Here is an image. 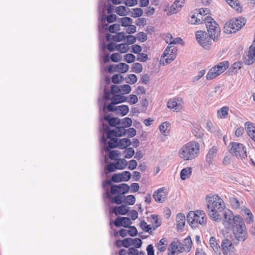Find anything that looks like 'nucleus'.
<instances>
[{"label":"nucleus","mask_w":255,"mask_h":255,"mask_svg":"<svg viewBox=\"0 0 255 255\" xmlns=\"http://www.w3.org/2000/svg\"><path fill=\"white\" fill-rule=\"evenodd\" d=\"M206 202L209 218L214 221L220 222L222 212L226 208L224 200L217 194H210L206 196Z\"/></svg>","instance_id":"nucleus-1"},{"label":"nucleus","mask_w":255,"mask_h":255,"mask_svg":"<svg viewBox=\"0 0 255 255\" xmlns=\"http://www.w3.org/2000/svg\"><path fill=\"white\" fill-rule=\"evenodd\" d=\"M200 145L195 141H189L183 145L179 150L178 155L184 160H191L199 154Z\"/></svg>","instance_id":"nucleus-2"},{"label":"nucleus","mask_w":255,"mask_h":255,"mask_svg":"<svg viewBox=\"0 0 255 255\" xmlns=\"http://www.w3.org/2000/svg\"><path fill=\"white\" fill-rule=\"evenodd\" d=\"M187 220L192 228H196L199 225L204 226L207 224V218L205 212L201 210L190 211L187 216Z\"/></svg>","instance_id":"nucleus-3"},{"label":"nucleus","mask_w":255,"mask_h":255,"mask_svg":"<svg viewBox=\"0 0 255 255\" xmlns=\"http://www.w3.org/2000/svg\"><path fill=\"white\" fill-rule=\"evenodd\" d=\"M204 21L208 30V33L211 35L214 42L217 41L220 36L221 29L218 24L211 17L207 16Z\"/></svg>","instance_id":"nucleus-4"},{"label":"nucleus","mask_w":255,"mask_h":255,"mask_svg":"<svg viewBox=\"0 0 255 255\" xmlns=\"http://www.w3.org/2000/svg\"><path fill=\"white\" fill-rule=\"evenodd\" d=\"M246 19L243 17L233 18L227 22L224 26V31L226 33H235L240 30L246 24Z\"/></svg>","instance_id":"nucleus-5"},{"label":"nucleus","mask_w":255,"mask_h":255,"mask_svg":"<svg viewBox=\"0 0 255 255\" xmlns=\"http://www.w3.org/2000/svg\"><path fill=\"white\" fill-rule=\"evenodd\" d=\"M109 127L108 126H104V130L107 131V137L104 135H103L101 142L104 143L105 145H107L108 142L107 139H111L112 138H117V137H120L125 135L126 133L127 130L123 126H119L116 127L114 129L108 130Z\"/></svg>","instance_id":"nucleus-6"},{"label":"nucleus","mask_w":255,"mask_h":255,"mask_svg":"<svg viewBox=\"0 0 255 255\" xmlns=\"http://www.w3.org/2000/svg\"><path fill=\"white\" fill-rule=\"evenodd\" d=\"M229 63L227 61L219 63L216 65L212 67L206 75V79L208 80H212L222 73L224 72L229 67Z\"/></svg>","instance_id":"nucleus-7"},{"label":"nucleus","mask_w":255,"mask_h":255,"mask_svg":"<svg viewBox=\"0 0 255 255\" xmlns=\"http://www.w3.org/2000/svg\"><path fill=\"white\" fill-rule=\"evenodd\" d=\"M242 219L239 215L234 216L231 210L225 211L223 213V224L226 229H231L237 223H241Z\"/></svg>","instance_id":"nucleus-8"},{"label":"nucleus","mask_w":255,"mask_h":255,"mask_svg":"<svg viewBox=\"0 0 255 255\" xmlns=\"http://www.w3.org/2000/svg\"><path fill=\"white\" fill-rule=\"evenodd\" d=\"M197 42L203 48L206 50L210 49L212 44V38L207 32L203 30L197 31L196 33Z\"/></svg>","instance_id":"nucleus-9"},{"label":"nucleus","mask_w":255,"mask_h":255,"mask_svg":"<svg viewBox=\"0 0 255 255\" xmlns=\"http://www.w3.org/2000/svg\"><path fill=\"white\" fill-rule=\"evenodd\" d=\"M118 185L121 191V195H117L115 197H112L110 195L109 191H107L106 193L107 197L111 200L112 203L119 205L123 203L124 194L129 192L130 187L128 184L125 183L120 184Z\"/></svg>","instance_id":"nucleus-10"},{"label":"nucleus","mask_w":255,"mask_h":255,"mask_svg":"<svg viewBox=\"0 0 255 255\" xmlns=\"http://www.w3.org/2000/svg\"><path fill=\"white\" fill-rule=\"evenodd\" d=\"M108 146L104 147L106 151H109L110 148L118 147L120 149H126L131 144V141L128 138L118 139L117 138H112L108 142Z\"/></svg>","instance_id":"nucleus-11"},{"label":"nucleus","mask_w":255,"mask_h":255,"mask_svg":"<svg viewBox=\"0 0 255 255\" xmlns=\"http://www.w3.org/2000/svg\"><path fill=\"white\" fill-rule=\"evenodd\" d=\"M233 231L235 238L239 241H244L247 237L246 226L243 219L241 223H237L233 228Z\"/></svg>","instance_id":"nucleus-12"},{"label":"nucleus","mask_w":255,"mask_h":255,"mask_svg":"<svg viewBox=\"0 0 255 255\" xmlns=\"http://www.w3.org/2000/svg\"><path fill=\"white\" fill-rule=\"evenodd\" d=\"M230 152L237 158H244L247 157L246 149L243 144L233 142L230 143Z\"/></svg>","instance_id":"nucleus-13"},{"label":"nucleus","mask_w":255,"mask_h":255,"mask_svg":"<svg viewBox=\"0 0 255 255\" xmlns=\"http://www.w3.org/2000/svg\"><path fill=\"white\" fill-rule=\"evenodd\" d=\"M177 48L174 45L168 46L163 52L161 61H165L166 64L170 63L176 58Z\"/></svg>","instance_id":"nucleus-14"},{"label":"nucleus","mask_w":255,"mask_h":255,"mask_svg":"<svg viewBox=\"0 0 255 255\" xmlns=\"http://www.w3.org/2000/svg\"><path fill=\"white\" fill-rule=\"evenodd\" d=\"M183 99L181 97H174L170 99L167 103V107L173 112L181 111L184 106Z\"/></svg>","instance_id":"nucleus-15"},{"label":"nucleus","mask_w":255,"mask_h":255,"mask_svg":"<svg viewBox=\"0 0 255 255\" xmlns=\"http://www.w3.org/2000/svg\"><path fill=\"white\" fill-rule=\"evenodd\" d=\"M105 98L107 100L111 99L112 102L110 105L115 106L119 103L126 102V97L120 94L113 95L111 92H106L105 89Z\"/></svg>","instance_id":"nucleus-16"},{"label":"nucleus","mask_w":255,"mask_h":255,"mask_svg":"<svg viewBox=\"0 0 255 255\" xmlns=\"http://www.w3.org/2000/svg\"><path fill=\"white\" fill-rule=\"evenodd\" d=\"M222 251L224 255H236V250L232 244V242L228 239H225L222 241Z\"/></svg>","instance_id":"nucleus-17"},{"label":"nucleus","mask_w":255,"mask_h":255,"mask_svg":"<svg viewBox=\"0 0 255 255\" xmlns=\"http://www.w3.org/2000/svg\"><path fill=\"white\" fill-rule=\"evenodd\" d=\"M185 251L181 243L173 241L168 247L167 255H178Z\"/></svg>","instance_id":"nucleus-18"},{"label":"nucleus","mask_w":255,"mask_h":255,"mask_svg":"<svg viewBox=\"0 0 255 255\" xmlns=\"http://www.w3.org/2000/svg\"><path fill=\"white\" fill-rule=\"evenodd\" d=\"M111 90L113 95L118 94L126 95L130 92L131 88L128 85H112L111 87Z\"/></svg>","instance_id":"nucleus-19"},{"label":"nucleus","mask_w":255,"mask_h":255,"mask_svg":"<svg viewBox=\"0 0 255 255\" xmlns=\"http://www.w3.org/2000/svg\"><path fill=\"white\" fill-rule=\"evenodd\" d=\"M110 112H114L116 114L124 116L129 112L128 107L127 105H122L119 106H113L112 105H109L107 107Z\"/></svg>","instance_id":"nucleus-20"},{"label":"nucleus","mask_w":255,"mask_h":255,"mask_svg":"<svg viewBox=\"0 0 255 255\" xmlns=\"http://www.w3.org/2000/svg\"><path fill=\"white\" fill-rule=\"evenodd\" d=\"M167 196V191L164 187L161 188L156 191L153 195L155 201L158 203H163Z\"/></svg>","instance_id":"nucleus-21"},{"label":"nucleus","mask_w":255,"mask_h":255,"mask_svg":"<svg viewBox=\"0 0 255 255\" xmlns=\"http://www.w3.org/2000/svg\"><path fill=\"white\" fill-rule=\"evenodd\" d=\"M244 62L248 65H251L255 62V45L252 44L250 46Z\"/></svg>","instance_id":"nucleus-22"},{"label":"nucleus","mask_w":255,"mask_h":255,"mask_svg":"<svg viewBox=\"0 0 255 255\" xmlns=\"http://www.w3.org/2000/svg\"><path fill=\"white\" fill-rule=\"evenodd\" d=\"M111 187V191L110 192V194L112 195H121V191L119 189L118 185L112 184L111 181H106L103 183V187L106 190V192L108 191V186ZM111 196V195H110Z\"/></svg>","instance_id":"nucleus-23"},{"label":"nucleus","mask_w":255,"mask_h":255,"mask_svg":"<svg viewBox=\"0 0 255 255\" xmlns=\"http://www.w3.org/2000/svg\"><path fill=\"white\" fill-rule=\"evenodd\" d=\"M204 20V18H201V14L197 13L196 11L192 12L188 18V21L191 24H200Z\"/></svg>","instance_id":"nucleus-24"},{"label":"nucleus","mask_w":255,"mask_h":255,"mask_svg":"<svg viewBox=\"0 0 255 255\" xmlns=\"http://www.w3.org/2000/svg\"><path fill=\"white\" fill-rule=\"evenodd\" d=\"M176 226L178 230H182L185 227L186 218L184 214L180 213L176 216Z\"/></svg>","instance_id":"nucleus-25"},{"label":"nucleus","mask_w":255,"mask_h":255,"mask_svg":"<svg viewBox=\"0 0 255 255\" xmlns=\"http://www.w3.org/2000/svg\"><path fill=\"white\" fill-rule=\"evenodd\" d=\"M218 150V149L216 146H213L209 150L206 155V161L208 164H212L213 161L215 160L217 156Z\"/></svg>","instance_id":"nucleus-26"},{"label":"nucleus","mask_w":255,"mask_h":255,"mask_svg":"<svg viewBox=\"0 0 255 255\" xmlns=\"http://www.w3.org/2000/svg\"><path fill=\"white\" fill-rule=\"evenodd\" d=\"M245 128L249 136L255 142V126L254 124L249 122H246Z\"/></svg>","instance_id":"nucleus-27"},{"label":"nucleus","mask_w":255,"mask_h":255,"mask_svg":"<svg viewBox=\"0 0 255 255\" xmlns=\"http://www.w3.org/2000/svg\"><path fill=\"white\" fill-rule=\"evenodd\" d=\"M129 218L127 217H118L114 222V224L117 227L123 226L127 227L131 224Z\"/></svg>","instance_id":"nucleus-28"},{"label":"nucleus","mask_w":255,"mask_h":255,"mask_svg":"<svg viewBox=\"0 0 255 255\" xmlns=\"http://www.w3.org/2000/svg\"><path fill=\"white\" fill-rule=\"evenodd\" d=\"M107 39L108 41L112 40L115 42H121L126 39V36L124 32H119L113 35L108 34L107 35Z\"/></svg>","instance_id":"nucleus-29"},{"label":"nucleus","mask_w":255,"mask_h":255,"mask_svg":"<svg viewBox=\"0 0 255 255\" xmlns=\"http://www.w3.org/2000/svg\"><path fill=\"white\" fill-rule=\"evenodd\" d=\"M186 0H176L171 6V11L172 13H176L183 6Z\"/></svg>","instance_id":"nucleus-30"},{"label":"nucleus","mask_w":255,"mask_h":255,"mask_svg":"<svg viewBox=\"0 0 255 255\" xmlns=\"http://www.w3.org/2000/svg\"><path fill=\"white\" fill-rule=\"evenodd\" d=\"M129 211V207L125 205H123L119 207L113 208V212L116 215H126Z\"/></svg>","instance_id":"nucleus-31"},{"label":"nucleus","mask_w":255,"mask_h":255,"mask_svg":"<svg viewBox=\"0 0 255 255\" xmlns=\"http://www.w3.org/2000/svg\"><path fill=\"white\" fill-rule=\"evenodd\" d=\"M164 39L167 43L170 45L179 43L182 41V39L180 37L174 38L171 34L167 33L164 35Z\"/></svg>","instance_id":"nucleus-32"},{"label":"nucleus","mask_w":255,"mask_h":255,"mask_svg":"<svg viewBox=\"0 0 255 255\" xmlns=\"http://www.w3.org/2000/svg\"><path fill=\"white\" fill-rule=\"evenodd\" d=\"M229 108L227 106H224L219 109L217 113L218 119H225L228 118Z\"/></svg>","instance_id":"nucleus-33"},{"label":"nucleus","mask_w":255,"mask_h":255,"mask_svg":"<svg viewBox=\"0 0 255 255\" xmlns=\"http://www.w3.org/2000/svg\"><path fill=\"white\" fill-rule=\"evenodd\" d=\"M227 3L238 12L242 11V6L239 0H226Z\"/></svg>","instance_id":"nucleus-34"},{"label":"nucleus","mask_w":255,"mask_h":255,"mask_svg":"<svg viewBox=\"0 0 255 255\" xmlns=\"http://www.w3.org/2000/svg\"><path fill=\"white\" fill-rule=\"evenodd\" d=\"M168 244L167 240L165 238H162L156 245L158 252L162 253L166 250Z\"/></svg>","instance_id":"nucleus-35"},{"label":"nucleus","mask_w":255,"mask_h":255,"mask_svg":"<svg viewBox=\"0 0 255 255\" xmlns=\"http://www.w3.org/2000/svg\"><path fill=\"white\" fill-rule=\"evenodd\" d=\"M170 123L167 122H165L161 124L159 127L160 132L163 135H167L170 131Z\"/></svg>","instance_id":"nucleus-36"},{"label":"nucleus","mask_w":255,"mask_h":255,"mask_svg":"<svg viewBox=\"0 0 255 255\" xmlns=\"http://www.w3.org/2000/svg\"><path fill=\"white\" fill-rule=\"evenodd\" d=\"M115 11L117 14L121 16H125L128 14L129 8L125 6L121 5L117 7Z\"/></svg>","instance_id":"nucleus-37"},{"label":"nucleus","mask_w":255,"mask_h":255,"mask_svg":"<svg viewBox=\"0 0 255 255\" xmlns=\"http://www.w3.org/2000/svg\"><path fill=\"white\" fill-rule=\"evenodd\" d=\"M105 119L108 121L109 125L112 127H117L120 125L121 120L118 118H110L109 116H105Z\"/></svg>","instance_id":"nucleus-38"},{"label":"nucleus","mask_w":255,"mask_h":255,"mask_svg":"<svg viewBox=\"0 0 255 255\" xmlns=\"http://www.w3.org/2000/svg\"><path fill=\"white\" fill-rule=\"evenodd\" d=\"M210 247L213 249L214 252L218 253L220 251V246L217 242L214 237H211L209 241Z\"/></svg>","instance_id":"nucleus-39"},{"label":"nucleus","mask_w":255,"mask_h":255,"mask_svg":"<svg viewBox=\"0 0 255 255\" xmlns=\"http://www.w3.org/2000/svg\"><path fill=\"white\" fill-rule=\"evenodd\" d=\"M130 15L133 17H138L141 16L143 14V10L140 8H134L131 10H129Z\"/></svg>","instance_id":"nucleus-40"},{"label":"nucleus","mask_w":255,"mask_h":255,"mask_svg":"<svg viewBox=\"0 0 255 255\" xmlns=\"http://www.w3.org/2000/svg\"><path fill=\"white\" fill-rule=\"evenodd\" d=\"M129 69V66L125 63H120L117 64V71L120 73H125L128 72Z\"/></svg>","instance_id":"nucleus-41"},{"label":"nucleus","mask_w":255,"mask_h":255,"mask_svg":"<svg viewBox=\"0 0 255 255\" xmlns=\"http://www.w3.org/2000/svg\"><path fill=\"white\" fill-rule=\"evenodd\" d=\"M136 201L135 197L132 195L124 196V202L129 205H133L135 204Z\"/></svg>","instance_id":"nucleus-42"},{"label":"nucleus","mask_w":255,"mask_h":255,"mask_svg":"<svg viewBox=\"0 0 255 255\" xmlns=\"http://www.w3.org/2000/svg\"><path fill=\"white\" fill-rule=\"evenodd\" d=\"M120 21L121 23V25L124 27H128L133 23V20L131 18L126 17V16L120 18Z\"/></svg>","instance_id":"nucleus-43"},{"label":"nucleus","mask_w":255,"mask_h":255,"mask_svg":"<svg viewBox=\"0 0 255 255\" xmlns=\"http://www.w3.org/2000/svg\"><path fill=\"white\" fill-rule=\"evenodd\" d=\"M112 180H110L112 182V184H113V182H120L121 181H128L131 176H112Z\"/></svg>","instance_id":"nucleus-44"},{"label":"nucleus","mask_w":255,"mask_h":255,"mask_svg":"<svg viewBox=\"0 0 255 255\" xmlns=\"http://www.w3.org/2000/svg\"><path fill=\"white\" fill-rule=\"evenodd\" d=\"M181 245H182V247L185 249V252H189L192 245L191 239L190 237L186 238L184 239L183 244Z\"/></svg>","instance_id":"nucleus-45"},{"label":"nucleus","mask_w":255,"mask_h":255,"mask_svg":"<svg viewBox=\"0 0 255 255\" xmlns=\"http://www.w3.org/2000/svg\"><path fill=\"white\" fill-rule=\"evenodd\" d=\"M115 163L116 165L117 169H122L126 166L127 162L124 159H119L116 160V161L115 162Z\"/></svg>","instance_id":"nucleus-46"},{"label":"nucleus","mask_w":255,"mask_h":255,"mask_svg":"<svg viewBox=\"0 0 255 255\" xmlns=\"http://www.w3.org/2000/svg\"><path fill=\"white\" fill-rule=\"evenodd\" d=\"M123 156L126 158H130L132 157L134 154V150L131 147L126 148L123 151Z\"/></svg>","instance_id":"nucleus-47"},{"label":"nucleus","mask_w":255,"mask_h":255,"mask_svg":"<svg viewBox=\"0 0 255 255\" xmlns=\"http://www.w3.org/2000/svg\"><path fill=\"white\" fill-rule=\"evenodd\" d=\"M230 203L233 209H237L240 207L241 204L239 201L234 197H230Z\"/></svg>","instance_id":"nucleus-48"},{"label":"nucleus","mask_w":255,"mask_h":255,"mask_svg":"<svg viewBox=\"0 0 255 255\" xmlns=\"http://www.w3.org/2000/svg\"><path fill=\"white\" fill-rule=\"evenodd\" d=\"M132 120L129 118H125L122 120H121L120 126H123L125 128H126L129 127L132 125Z\"/></svg>","instance_id":"nucleus-49"},{"label":"nucleus","mask_w":255,"mask_h":255,"mask_svg":"<svg viewBox=\"0 0 255 255\" xmlns=\"http://www.w3.org/2000/svg\"><path fill=\"white\" fill-rule=\"evenodd\" d=\"M117 46L118 51L120 52L121 53H125L127 52L129 49V47L128 44L127 43L119 44Z\"/></svg>","instance_id":"nucleus-50"},{"label":"nucleus","mask_w":255,"mask_h":255,"mask_svg":"<svg viewBox=\"0 0 255 255\" xmlns=\"http://www.w3.org/2000/svg\"><path fill=\"white\" fill-rule=\"evenodd\" d=\"M121 156V152L118 150L110 151L109 157L112 160H118Z\"/></svg>","instance_id":"nucleus-51"},{"label":"nucleus","mask_w":255,"mask_h":255,"mask_svg":"<svg viewBox=\"0 0 255 255\" xmlns=\"http://www.w3.org/2000/svg\"><path fill=\"white\" fill-rule=\"evenodd\" d=\"M127 101L130 105L136 104L138 102V98L136 95L131 94L128 97H126Z\"/></svg>","instance_id":"nucleus-52"},{"label":"nucleus","mask_w":255,"mask_h":255,"mask_svg":"<svg viewBox=\"0 0 255 255\" xmlns=\"http://www.w3.org/2000/svg\"><path fill=\"white\" fill-rule=\"evenodd\" d=\"M132 72L136 73H139L142 71V66L141 64L135 63L132 65Z\"/></svg>","instance_id":"nucleus-53"},{"label":"nucleus","mask_w":255,"mask_h":255,"mask_svg":"<svg viewBox=\"0 0 255 255\" xmlns=\"http://www.w3.org/2000/svg\"><path fill=\"white\" fill-rule=\"evenodd\" d=\"M123 80V77L120 74H115L112 78V82L115 84H119Z\"/></svg>","instance_id":"nucleus-54"},{"label":"nucleus","mask_w":255,"mask_h":255,"mask_svg":"<svg viewBox=\"0 0 255 255\" xmlns=\"http://www.w3.org/2000/svg\"><path fill=\"white\" fill-rule=\"evenodd\" d=\"M137 78L135 74H129L128 76L127 83L129 84H134L137 82Z\"/></svg>","instance_id":"nucleus-55"},{"label":"nucleus","mask_w":255,"mask_h":255,"mask_svg":"<svg viewBox=\"0 0 255 255\" xmlns=\"http://www.w3.org/2000/svg\"><path fill=\"white\" fill-rule=\"evenodd\" d=\"M124 60L128 63L133 62L135 60V56L132 54H127L124 56Z\"/></svg>","instance_id":"nucleus-56"},{"label":"nucleus","mask_w":255,"mask_h":255,"mask_svg":"<svg viewBox=\"0 0 255 255\" xmlns=\"http://www.w3.org/2000/svg\"><path fill=\"white\" fill-rule=\"evenodd\" d=\"M206 72V70L203 69L200 71H199L197 74V75L195 76L192 78L193 82H196L199 80L205 74Z\"/></svg>","instance_id":"nucleus-57"},{"label":"nucleus","mask_w":255,"mask_h":255,"mask_svg":"<svg viewBox=\"0 0 255 255\" xmlns=\"http://www.w3.org/2000/svg\"><path fill=\"white\" fill-rule=\"evenodd\" d=\"M111 60L114 62H118L122 60V55L118 53H114L111 56Z\"/></svg>","instance_id":"nucleus-58"},{"label":"nucleus","mask_w":255,"mask_h":255,"mask_svg":"<svg viewBox=\"0 0 255 255\" xmlns=\"http://www.w3.org/2000/svg\"><path fill=\"white\" fill-rule=\"evenodd\" d=\"M109 30L111 33H116L120 30V25L119 24H114L110 26Z\"/></svg>","instance_id":"nucleus-59"},{"label":"nucleus","mask_w":255,"mask_h":255,"mask_svg":"<svg viewBox=\"0 0 255 255\" xmlns=\"http://www.w3.org/2000/svg\"><path fill=\"white\" fill-rule=\"evenodd\" d=\"M131 246H134L137 248H139L141 247L142 245V241L140 239L138 238H135V239H132L131 238Z\"/></svg>","instance_id":"nucleus-60"},{"label":"nucleus","mask_w":255,"mask_h":255,"mask_svg":"<svg viewBox=\"0 0 255 255\" xmlns=\"http://www.w3.org/2000/svg\"><path fill=\"white\" fill-rule=\"evenodd\" d=\"M140 227L142 230L144 232H149L151 230L150 226L147 225L145 221H142L140 223Z\"/></svg>","instance_id":"nucleus-61"},{"label":"nucleus","mask_w":255,"mask_h":255,"mask_svg":"<svg viewBox=\"0 0 255 255\" xmlns=\"http://www.w3.org/2000/svg\"><path fill=\"white\" fill-rule=\"evenodd\" d=\"M192 168L188 167L183 169L180 172V175H190L192 173Z\"/></svg>","instance_id":"nucleus-62"},{"label":"nucleus","mask_w":255,"mask_h":255,"mask_svg":"<svg viewBox=\"0 0 255 255\" xmlns=\"http://www.w3.org/2000/svg\"><path fill=\"white\" fill-rule=\"evenodd\" d=\"M197 13L201 14V18H203V16L208 14L209 12V9L207 8H202L195 10Z\"/></svg>","instance_id":"nucleus-63"},{"label":"nucleus","mask_w":255,"mask_h":255,"mask_svg":"<svg viewBox=\"0 0 255 255\" xmlns=\"http://www.w3.org/2000/svg\"><path fill=\"white\" fill-rule=\"evenodd\" d=\"M116 169H117V168L115 162L108 164L106 168L107 171L109 173L115 171Z\"/></svg>","instance_id":"nucleus-64"}]
</instances>
